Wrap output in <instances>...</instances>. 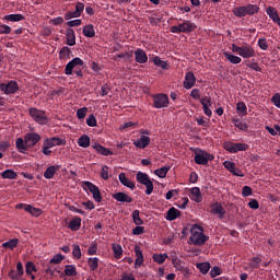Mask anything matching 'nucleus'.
<instances>
[{
  "instance_id": "nucleus-1",
  "label": "nucleus",
  "mask_w": 280,
  "mask_h": 280,
  "mask_svg": "<svg viewBox=\"0 0 280 280\" xmlns=\"http://www.w3.org/2000/svg\"><path fill=\"white\" fill-rule=\"evenodd\" d=\"M207 242H209V236L205 235V229L198 224L192 225L188 244H192L194 246H205Z\"/></svg>"
},
{
  "instance_id": "nucleus-2",
  "label": "nucleus",
  "mask_w": 280,
  "mask_h": 280,
  "mask_svg": "<svg viewBox=\"0 0 280 280\" xmlns=\"http://www.w3.org/2000/svg\"><path fill=\"white\" fill-rule=\"evenodd\" d=\"M259 5L258 4H245L242 7H236L232 10L234 16L237 19H244V16H255V14H259Z\"/></svg>"
},
{
  "instance_id": "nucleus-3",
  "label": "nucleus",
  "mask_w": 280,
  "mask_h": 280,
  "mask_svg": "<svg viewBox=\"0 0 280 280\" xmlns=\"http://www.w3.org/2000/svg\"><path fill=\"white\" fill-rule=\"evenodd\" d=\"M28 115L36 124L39 126H47L49 124V118L47 117V113L43 109H38L36 107H31L28 109Z\"/></svg>"
},
{
  "instance_id": "nucleus-4",
  "label": "nucleus",
  "mask_w": 280,
  "mask_h": 280,
  "mask_svg": "<svg viewBox=\"0 0 280 280\" xmlns=\"http://www.w3.org/2000/svg\"><path fill=\"white\" fill-rule=\"evenodd\" d=\"M136 179L138 183H140V185H144V187L147 188L144 190V194L147 196H152V191H154V183H152L150 175L139 171L136 175Z\"/></svg>"
},
{
  "instance_id": "nucleus-5",
  "label": "nucleus",
  "mask_w": 280,
  "mask_h": 280,
  "mask_svg": "<svg viewBox=\"0 0 280 280\" xmlns=\"http://www.w3.org/2000/svg\"><path fill=\"white\" fill-rule=\"evenodd\" d=\"M233 54H237L241 58H255V48L253 46L245 44L243 46H237L232 44Z\"/></svg>"
},
{
  "instance_id": "nucleus-6",
  "label": "nucleus",
  "mask_w": 280,
  "mask_h": 280,
  "mask_svg": "<svg viewBox=\"0 0 280 280\" xmlns=\"http://www.w3.org/2000/svg\"><path fill=\"white\" fill-rule=\"evenodd\" d=\"M196 25L191 21L185 20L183 23L171 26L172 34H191L196 30Z\"/></svg>"
},
{
  "instance_id": "nucleus-7",
  "label": "nucleus",
  "mask_w": 280,
  "mask_h": 280,
  "mask_svg": "<svg viewBox=\"0 0 280 280\" xmlns=\"http://www.w3.org/2000/svg\"><path fill=\"white\" fill-rule=\"evenodd\" d=\"M213 159H215V156H213L211 153H208L207 151L199 149L195 152L194 160L197 165H209V161H213Z\"/></svg>"
},
{
  "instance_id": "nucleus-8",
  "label": "nucleus",
  "mask_w": 280,
  "mask_h": 280,
  "mask_svg": "<svg viewBox=\"0 0 280 280\" xmlns=\"http://www.w3.org/2000/svg\"><path fill=\"white\" fill-rule=\"evenodd\" d=\"M152 98L154 108H167L170 106V96L167 94H153Z\"/></svg>"
},
{
  "instance_id": "nucleus-9",
  "label": "nucleus",
  "mask_w": 280,
  "mask_h": 280,
  "mask_svg": "<svg viewBox=\"0 0 280 280\" xmlns=\"http://www.w3.org/2000/svg\"><path fill=\"white\" fill-rule=\"evenodd\" d=\"M83 188L93 195L95 202L102 201V192L100 191V187L95 186V184L91 182H83Z\"/></svg>"
},
{
  "instance_id": "nucleus-10",
  "label": "nucleus",
  "mask_w": 280,
  "mask_h": 280,
  "mask_svg": "<svg viewBox=\"0 0 280 280\" xmlns=\"http://www.w3.org/2000/svg\"><path fill=\"white\" fill-rule=\"evenodd\" d=\"M79 67H84V60L75 57L66 65L65 74L73 75V69H78Z\"/></svg>"
},
{
  "instance_id": "nucleus-11",
  "label": "nucleus",
  "mask_w": 280,
  "mask_h": 280,
  "mask_svg": "<svg viewBox=\"0 0 280 280\" xmlns=\"http://www.w3.org/2000/svg\"><path fill=\"white\" fill-rule=\"evenodd\" d=\"M0 91L4 92V95H14L19 91V83L16 81L0 83Z\"/></svg>"
},
{
  "instance_id": "nucleus-12",
  "label": "nucleus",
  "mask_w": 280,
  "mask_h": 280,
  "mask_svg": "<svg viewBox=\"0 0 280 280\" xmlns=\"http://www.w3.org/2000/svg\"><path fill=\"white\" fill-rule=\"evenodd\" d=\"M82 12H84V3L77 2L75 10L66 12L65 20L71 21V19H80V16H82Z\"/></svg>"
},
{
  "instance_id": "nucleus-13",
  "label": "nucleus",
  "mask_w": 280,
  "mask_h": 280,
  "mask_svg": "<svg viewBox=\"0 0 280 280\" xmlns=\"http://www.w3.org/2000/svg\"><path fill=\"white\" fill-rule=\"evenodd\" d=\"M24 141L28 148H34V145H36V143H38V141H40V135H38L36 132H27L24 136Z\"/></svg>"
},
{
  "instance_id": "nucleus-14",
  "label": "nucleus",
  "mask_w": 280,
  "mask_h": 280,
  "mask_svg": "<svg viewBox=\"0 0 280 280\" xmlns=\"http://www.w3.org/2000/svg\"><path fill=\"white\" fill-rule=\"evenodd\" d=\"M25 275V271L23 270V262H18L16 264V271L14 269L10 270L8 276L12 280H21V277Z\"/></svg>"
},
{
  "instance_id": "nucleus-15",
  "label": "nucleus",
  "mask_w": 280,
  "mask_h": 280,
  "mask_svg": "<svg viewBox=\"0 0 280 280\" xmlns=\"http://www.w3.org/2000/svg\"><path fill=\"white\" fill-rule=\"evenodd\" d=\"M67 141H65L62 138L52 137V138H46L44 140V144L48 148H56V145H65Z\"/></svg>"
},
{
  "instance_id": "nucleus-16",
  "label": "nucleus",
  "mask_w": 280,
  "mask_h": 280,
  "mask_svg": "<svg viewBox=\"0 0 280 280\" xmlns=\"http://www.w3.org/2000/svg\"><path fill=\"white\" fill-rule=\"evenodd\" d=\"M213 215H218V218L222 219L226 214V210H224V207H222V203L215 202L211 206V211Z\"/></svg>"
},
{
  "instance_id": "nucleus-17",
  "label": "nucleus",
  "mask_w": 280,
  "mask_h": 280,
  "mask_svg": "<svg viewBox=\"0 0 280 280\" xmlns=\"http://www.w3.org/2000/svg\"><path fill=\"white\" fill-rule=\"evenodd\" d=\"M194 86H196V75L194 74V72L189 71L185 75L184 89L189 90V89H194Z\"/></svg>"
},
{
  "instance_id": "nucleus-18",
  "label": "nucleus",
  "mask_w": 280,
  "mask_h": 280,
  "mask_svg": "<svg viewBox=\"0 0 280 280\" xmlns=\"http://www.w3.org/2000/svg\"><path fill=\"white\" fill-rule=\"evenodd\" d=\"M61 165H51L48 166L46 168V171L44 172V178H46L47 180H51V178H54L56 176V172H59V170H61Z\"/></svg>"
},
{
  "instance_id": "nucleus-19",
  "label": "nucleus",
  "mask_w": 280,
  "mask_h": 280,
  "mask_svg": "<svg viewBox=\"0 0 280 280\" xmlns=\"http://www.w3.org/2000/svg\"><path fill=\"white\" fill-rule=\"evenodd\" d=\"M135 253H136V260H135V268H141L143 265V252L141 250V247L139 245L135 246Z\"/></svg>"
},
{
  "instance_id": "nucleus-20",
  "label": "nucleus",
  "mask_w": 280,
  "mask_h": 280,
  "mask_svg": "<svg viewBox=\"0 0 280 280\" xmlns=\"http://www.w3.org/2000/svg\"><path fill=\"white\" fill-rule=\"evenodd\" d=\"M135 56L136 62H138L139 65H145V62H148V54H145V50L138 48L135 51Z\"/></svg>"
},
{
  "instance_id": "nucleus-21",
  "label": "nucleus",
  "mask_w": 280,
  "mask_h": 280,
  "mask_svg": "<svg viewBox=\"0 0 280 280\" xmlns=\"http://www.w3.org/2000/svg\"><path fill=\"white\" fill-rule=\"evenodd\" d=\"M133 145H136V148H139L140 150H145V148L150 145V137L141 136L140 139L133 142Z\"/></svg>"
},
{
  "instance_id": "nucleus-22",
  "label": "nucleus",
  "mask_w": 280,
  "mask_h": 280,
  "mask_svg": "<svg viewBox=\"0 0 280 280\" xmlns=\"http://www.w3.org/2000/svg\"><path fill=\"white\" fill-rule=\"evenodd\" d=\"M92 148L97 151L98 154H102L103 156H113V151L109 149H106L104 145L95 142L92 144Z\"/></svg>"
},
{
  "instance_id": "nucleus-23",
  "label": "nucleus",
  "mask_w": 280,
  "mask_h": 280,
  "mask_svg": "<svg viewBox=\"0 0 280 280\" xmlns=\"http://www.w3.org/2000/svg\"><path fill=\"white\" fill-rule=\"evenodd\" d=\"M114 200H117V202H127L130 203L132 202V197H130L126 192H116L113 195Z\"/></svg>"
},
{
  "instance_id": "nucleus-24",
  "label": "nucleus",
  "mask_w": 280,
  "mask_h": 280,
  "mask_svg": "<svg viewBox=\"0 0 280 280\" xmlns=\"http://www.w3.org/2000/svg\"><path fill=\"white\" fill-rule=\"evenodd\" d=\"M177 218H180V210L172 207L166 212L165 219L168 220V222H174Z\"/></svg>"
},
{
  "instance_id": "nucleus-25",
  "label": "nucleus",
  "mask_w": 280,
  "mask_h": 280,
  "mask_svg": "<svg viewBox=\"0 0 280 280\" xmlns=\"http://www.w3.org/2000/svg\"><path fill=\"white\" fill-rule=\"evenodd\" d=\"M190 198L195 201V202H202V192L200 191L199 187H192L190 189Z\"/></svg>"
},
{
  "instance_id": "nucleus-26",
  "label": "nucleus",
  "mask_w": 280,
  "mask_h": 280,
  "mask_svg": "<svg viewBox=\"0 0 280 280\" xmlns=\"http://www.w3.org/2000/svg\"><path fill=\"white\" fill-rule=\"evenodd\" d=\"M66 36H67V45L70 47H73L75 45V31L73 28L69 27L66 30Z\"/></svg>"
},
{
  "instance_id": "nucleus-27",
  "label": "nucleus",
  "mask_w": 280,
  "mask_h": 280,
  "mask_svg": "<svg viewBox=\"0 0 280 280\" xmlns=\"http://www.w3.org/2000/svg\"><path fill=\"white\" fill-rule=\"evenodd\" d=\"M3 21H10L11 23H19V21H25V15L15 13L3 16Z\"/></svg>"
},
{
  "instance_id": "nucleus-28",
  "label": "nucleus",
  "mask_w": 280,
  "mask_h": 280,
  "mask_svg": "<svg viewBox=\"0 0 280 280\" xmlns=\"http://www.w3.org/2000/svg\"><path fill=\"white\" fill-rule=\"evenodd\" d=\"M15 148H18V151L21 152L22 154H25L30 147L25 143V138H18L15 141Z\"/></svg>"
},
{
  "instance_id": "nucleus-29",
  "label": "nucleus",
  "mask_w": 280,
  "mask_h": 280,
  "mask_svg": "<svg viewBox=\"0 0 280 280\" xmlns=\"http://www.w3.org/2000/svg\"><path fill=\"white\" fill-rule=\"evenodd\" d=\"M119 182L121 183V185H124L125 187H128L129 189H135V184L132 180L128 179V177H126V173H120L118 175Z\"/></svg>"
},
{
  "instance_id": "nucleus-30",
  "label": "nucleus",
  "mask_w": 280,
  "mask_h": 280,
  "mask_svg": "<svg viewBox=\"0 0 280 280\" xmlns=\"http://www.w3.org/2000/svg\"><path fill=\"white\" fill-rule=\"evenodd\" d=\"M80 226H82V219L80 217H75L69 222L68 229L71 231H80Z\"/></svg>"
},
{
  "instance_id": "nucleus-31",
  "label": "nucleus",
  "mask_w": 280,
  "mask_h": 280,
  "mask_svg": "<svg viewBox=\"0 0 280 280\" xmlns=\"http://www.w3.org/2000/svg\"><path fill=\"white\" fill-rule=\"evenodd\" d=\"M25 211L31 213V215L34 218H39V215H43V210L40 208H35L32 205L25 206Z\"/></svg>"
},
{
  "instance_id": "nucleus-32",
  "label": "nucleus",
  "mask_w": 280,
  "mask_h": 280,
  "mask_svg": "<svg viewBox=\"0 0 280 280\" xmlns=\"http://www.w3.org/2000/svg\"><path fill=\"white\" fill-rule=\"evenodd\" d=\"M44 272H45V277H47L48 279H52L56 272V267H54V264L47 262L46 266L44 267Z\"/></svg>"
},
{
  "instance_id": "nucleus-33",
  "label": "nucleus",
  "mask_w": 280,
  "mask_h": 280,
  "mask_svg": "<svg viewBox=\"0 0 280 280\" xmlns=\"http://www.w3.org/2000/svg\"><path fill=\"white\" fill-rule=\"evenodd\" d=\"M83 36L93 38L95 36V26H93V24L85 25L83 27Z\"/></svg>"
},
{
  "instance_id": "nucleus-34",
  "label": "nucleus",
  "mask_w": 280,
  "mask_h": 280,
  "mask_svg": "<svg viewBox=\"0 0 280 280\" xmlns=\"http://www.w3.org/2000/svg\"><path fill=\"white\" fill-rule=\"evenodd\" d=\"M223 56L231 62L232 65H240L242 62V58L235 55L230 54L229 51H224Z\"/></svg>"
},
{
  "instance_id": "nucleus-35",
  "label": "nucleus",
  "mask_w": 280,
  "mask_h": 280,
  "mask_svg": "<svg viewBox=\"0 0 280 280\" xmlns=\"http://www.w3.org/2000/svg\"><path fill=\"white\" fill-rule=\"evenodd\" d=\"M78 145L80 148H89L91 145V138L88 135H83L78 139Z\"/></svg>"
},
{
  "instance_id": "nucleus-36",
  "label": "nucleus",
  "mask_w": 280,
  "mask_h": 280,
  "mask_svg": "<svg viewBox=\"0 0 280 280\" xmlns=\"http://www.w3.org/2000/svg\"><path fill=\"white\" fill-rule=\"evenodd\" d=\"M112 248L115 259H121V256L124 255V248H121V245L114 243Z\"/></svg>"
},
{
  "instance_id": "nucleus-37",
  "label": "nucleus",
  "mask_w": 280,
  "mask_h": 280,
  "mask_svg": "<svg viewBox=\"0 0 280 280\" xmlns=\"http://www.w3.org/2000/svg\"><path fill=\"white\" fill-rule=\"evenodd\" d=\"M236 110L241 117H246V115H248V107H246V103L244 102H238L236 104Z\"/></svg>"
},
{
  "instance_id": "nucleus-38",
  "label": "nucleus",
  "mask_w": 280,
  "mask_h": 280,
  "mask_svg": "<svg viewBox=\"0 0 280 280\" xmlns=\"http://www.w3.org/2000/svg\"><path fill=\"white\" fill-rule=\"evenodd\" d=\"M89 268L92 272H95L100 268V258L93 257L88 259Z\"/></svg>"
},
{
  "instance_id": "nucleus-39",
  "label": "nucleus",
  "mask_w": 280,
  "mask_h": 280,
  "mask_svg": "<svg viewBox=\"0 0 280 280\" xmlns=\"http://www.w3.org/2000/svg\"><path fill=\"white\" fill-rule=\"evenodd\" d=\"M26 268V275H28V277H31L32 280L36 279V276L32 275L33 272H36V265H34V262L32 261H27L25 265Z\"/></svg>"
},
{
  "instance_id": "nucleus-40",
  "label": "nucleus",
  "mask_w": 280,
  "mask_h": 280,
  "mask_svg": "<svg viewBox=\"0 0 280 280\" xmlns=\"http://www.w3.org/2000/svg\"><path fill=\"white\" fill-rule=\"evenodd\" d=\"M63 272H65L66 277H77L78 276L75 265H66Z\"/></svg>"
},
{
  "instance_id": "nucleus-41",
  "label": "nucleus",
  "mask_w": 280,
  "mask_h": 280,
  "mask_svg": "<svg viewBox=\"0 0 280 280\" xmlns=\"http://www.w3.org/2000/svg\"><path fill=\"white\" fill-rule=\"evenodd\" d=\"M59 58L60 60H69L71 59V48L65 46L59 51Z\"/></svg>"
},
{
  "instance_id": "nucleus-42",
  "label": "nucleus",
  "mask_w": 280,
  "mask_h": 280,
  "mask_svg": "<svg viewBox=\"0 0 280 280\" xmlns=\"http://www.w3.org/2000/svg\"><path fill=\"white\" fill-rule=\"evenodd\" d=\"M2 178L8 179V180H16V172L12 170H5L4 172L1 173Z\"/></svg>"
},
{
  "instance_id": "nucleus-43",
  "label": "nucleus",
  "mask_w": 280,
  "mask_h": 280,
  "mask_svg": "<svg viewBox=\"0 0 280 280\" xmlns=\"http://www.w3.org/2000/svg\"><path fill=\"white\" fill-rule=\"evenodd\" d=\"M19 246V238H11L8 242L2 244L3 248H10V250H14Z\"/></svg>"
},
{
  "instance_id": "nucleus-44",
  "label": "nucleus",
  "mask_w": 280,
  "mask_h": 280,
  "mask_svg": "<svg viewBox=\"0 0 280 280\" xmlns=\"http://www.w3.org/2000/svg\"><path fill=\"white\" fill-rule=\"evenodd\" d=\"M197 268L201 272V275H207V272H209V270H211V264H209V262H198Z\"/></svg>"
},
{
  "instance_id": "nucleus-45",
  "label": "nucleus",
  "mask_w": 280,
  "mask_h": 280,
  "mask_svg": "<svg viewBox=\"0 0 280 280\" xmlns=\"http://www.w3.org/2000/svg\"><path fill=\"white\" fill-rule=\"evenodd\" d=\"M232 124L235 126V128H238V130H243V132H246V130H248V125H246L245 122H242V120L234 118L232 120Z\"/></svg>"
},
{
  "instance_id": "nucleus-46",
  "label": "nucleus",
  "mask_w": 280,
  "mask_h": 280,
  "mask_svg": "<svg viewBox=\"0 0 280 280\" xmlns=\"http://www.w3.org/2000/svg\"><path fill=\"white\" fill-rule=\"evenodd\" d=\"M131 218H132L136 226H141V224H143V219L140 217L139 210H135L131 214Z\"/></svg>"
},
{
  "instance_id": "nucleus-47",
  "label": "nucleus",
  "mask_w": 280,
  "mask_h": 280,
  "mask_svg": "<svg viewBox=\"0 0 280 280\" xmlns=\"http://www.w3.org/2000/svg\"><path fill=\"white\" fill-rule=\"evenodd\" d=\"M168 172H170V166H164V167L155 170L154 174H155V176H159V178H165V176H167Z\"/></svg>"
},
{
  "instance_id": "nucleus-48",
  "label": "nucleus",
  "mask_w": 280,
  "mask_h": 280,
  "mask_svg": "<svg viewBox=\"0 0 280 280\" xmlns=\"http://www.w3.org/2000/svg\"><path fill=\"white\" fill-rule=\"evenodd\" d=\"M152 62L155 67H160V69H167V61H163L159 56L154 57Z\"/></svg>"
},
{
  "instance_id": "nucleus-49",
  "label": "nucleus",
  "mask_w": 280,
  "mask_h": 280,
  "mask_svg": "<svg viewBox=\"0 0 280 280\" xmlns=\"http://www.w3.org/2000/svg\"><path fill=\"white\" fill-rule=\"evenodd\" d=\"M246 150H248V144L234 143V154H237V152H246Z\"/></svg>"
},
{
  "instance_id": "nucleus-50",
  "label": "nucleus",
  "mask_w": 280,
  "mask_h": 280,
  "mask_svg": "<svg viewBox=\"0 0 280 280\" xmlns=\"http://www.w3.org/2000/svg\"><path fill=\"white\" fill-rule=\"evenodd\" d=\"M165 259H167V254H154L153 261L156 264H165Z\"/></svg>"
},
{
  "instance_id": "nucleus-51",
  "label": "nucleus",
  "mask_w": 280,
  "mask_h": 280,
  "mask_svg": "<svg viewBox=\"0 0 280 280\" xmlns=\"http://www.w3.org/2000/svg\"><path fill=\"white\" fill-rule=\"evenodd\" d=\"M266 12H267L269 19H271V21H275L277 18H279V13L272 7L267 8Z\"/></svg>"
},
{
  "instance_id": "nucleus-52",
  "label": "nucleus",
  "mask_w": 280,
  "mask_h": 280,
  "mask_svg": "<svg viewBox=\"0 0 280 280\" xmlns=\"http://www.w3.org/2000/svg\"><path fill=\"white\" fill-rule=\"evenodd\" d=\"M86 124L90 128H95V126H97V118H95V115L91 114L86 119Z\"/></svg>"
},
{
  "instance_id": "nucleus-53",
  "label": "nucleus",
  "mask_w": 280,
  "mask_h": 280,
  "mask_svg": "<svg viewBox=\"0 0 280 280\" xmlns=\"http://www.w3.org/2000/svg\"><path fill=\"white\" fill-rule=\"evenodd\" d=\"M223 148L224 150H226L228 152H230L231 154H234V150H235V143L228 141L223 143Z\"/></svg>"
},
{
  "instance_id": "nucleus-54",
  "label": "nucleus",
  "mask_w": 280,
  "mask_h": 280,
  "mask_svg": "<svg viewBox=\"0 0 280 280\" xmlns=\"http://www.w3.org/2000/svg\"><path fill=\"white\" fill-rule=\"evenodd\" d=\"M220 275H222V269H220V267H218V266H214L210 270V277H212V279H215V277H220Z\"/></svg>"
},
{
  "instance_id": "nucleus-55",
  "label": "nucleus",
  "mask_w": 280,
  "mask_h": 280,
  "mask_svg": "<svg viewBox=\"0 0 280 280\" xmlns=\"http://www.w3.org/2000/svg\"><path fill=\"white\" fill-rule=\"evenodd\" d=\"M72 255L74 259H81L82 258V250L80 249V245H75L72 250Z\"/></svg>"
},
{
  "instance_id": "nucleus-56",
  "label": "nucleus",
  "mask_w": 280,
  "mask_h": 280,
  "mask_svg": "<svg viewBox=\"0 0 280 280\" xmlns=\"http://www.w3.org/2000/svg\"><path fill=\"white\" fill-rule=\"evenodd\" d=\"M258 47L262 49V51H268V39L259 38L258 39Z\"/></svg>"
},
{
  "instance_id": "nucleus-57",
  "label": "nucleus",
  "mask_w": 280,
  "mask_h": 280,
  "mask_svg": "<svg viewBox=\"0 0 280 280\" xmlns=\"http://www.w3.org/2000/svg\"><path fill=\"white\" fill-rule=\"evenodd\" d=\"M243 198H248V196H253V188L250 186H244L242 189Z\"/></svg>"
},
{
  "instance_id": "nucleus-58",
  "label": "nucleus",
  "mask_w": 280,
  "mask_h": 280,
  "mask_svg": "<svg viewBox=\"0 0 280 280\" xmlns=\"http://www.w3.org/2000/svg\"><path fill=\"white\" fill-rule=\"evenodd\" d=\"M89 110V108L83 107V108H79L77 110V117L78 119H84L86 117V112Z\"/></svg>"
},
{
  "instance_id": "nucleus-59",
  "label": "nucleus",
  "mask_w": 280,
  "mask_h": 280,
  "mask_svg": "<svg viewBox=\"0 0 280 280\" xmlns=\"http://www.w3.org/2000/svg\"><path fill=\"white\" fill-rule=\"evenodd\" d=\"M271 104H273V106H276L277 108H280V93H276L271 97Z\"/></svg>"
},
{
  "instance_id": "nucleus-60",
  "label": "nucleus",
  "mask_w": 280,
  "mask_h": 280,
  "mask_svg": "<svg viewBox=\"0 0 280 280\" xmlns=\"http://www.w3.org/2000/svg\"><path fill=\"white\" fill-rule=\"evenodd\" d=\"M65 259V256L62 254H57L50 259V264H60Z\"/></svg>"
},
{
  "instance_id": "nucleus-61",
  "label": "nucleus",
  "mask_w": 280,
  "mask_h": 280,
  "mask_svg": "<svg viewBox=\"0 0 280 280\" xmlns=\"http://www.w3.org/2000/svg\"><path fill=\"white\" fill-rule=\"evenodd\" d=\"M108 166L107 165H104L102 167V171H101V178H103V180H108Z\"/></svg>"
},
{
  "instance_id": "nucleus-62",
  "label": "nucleus",
  "mask_w": 280,
  "mask_h": 280,
  "mask_svg": "<svg viewBox=\"0 0 280 280\" xmlns=\"http://www.w3.org/2000/svg\"><path fill=\"white\" fill-rule=\"evenodd\" d=\"M223 165H224L225 170H228V172H231V173H232V171L236 167V166H235V163H234V162H231V161H225V162L223 163Z\"/></svg>"
},
{
  "instance_id": "nucleus-63",
  "label": "nucleus",
  "mask_w": 280,
  "mask_h": 280,
  "mask_svg": "<svg viewBox=\"0 0 280 280\" xmlns=\"http://www.w3.org/2000/svg\"><path fill=\"white\" fill-rule=\"evenodd\" d=\"M12 32V27L1 24L0 25V34H10Z\"/></svg>"
},
{
  "instance_id": "nucleus-64",
  "label": "nucleus",
  "mask_w": 280,
  "mask_h": 280,
  "mask_svg": "<svg viewBox=\"0 0 280 280\" xmlns=\"http://www.w3.org/2000/svg\"><path fill=\"white\" fill-rule=\"evenodd\" d=\"M190 97H192V100H201L200 98V90L199 89H192L190 92Z\"/></svg>"
}]
</instances>
